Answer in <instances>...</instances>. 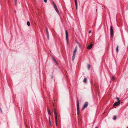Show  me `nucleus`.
Wrapping results in <instances>:
<instances>
[{"mask_svg":"<svg viewBox=\"0 0 128 128\" xmlns=\"http://www.w3.org/2000/svg\"><path fill=\"white\" fill-rule=\"evenodd\" d=\"M66 40L67 42V44H68V33L67 30H66Z\"/></svg>","mask_w":128,"mask_h":128,"instance_id":"3","label":"nucleus"},{"mask_svg":"<svg viewBox=\"0 0 128 128\" xmlns=\"http://www.w3.org/2000/svg\"><path fill=\"white\" fill-rule=\"evenodd\" d=\"M116 116H114V118H113V119L114 120H116Z\"/></svg>","mask_w":128,"mask_h":128,"instance_id":"19","label":"nucleus"},{"mask_svg":"<svg viewBox=\"0 0 128 128\" xmlns=\"http://www.w3.org/2000/svg\"><path fill=\"white\" fill-rule=\"evenodd\" d=\"M127 128H128V127Z\"/></svg>","mask_w":128,"mask_h":128,"instance_id":"36","label":"nucleus"},{"mask_svg":"<svg viewBox=\"0 0 128 128\" xmlns=\"http://www.w3.org/2000/svg\"><path fill=\"white\" fill-rule=\"evenodd\" d=\"M53 2V5H54V4H55V3H54V2Z\"/></svg>","mask_w":128,"mask_h":128,"instance_id":"30","label":"nucleus"},{"mask_svg":"<svg viewBox=\"0 0 128 128\" xmlns=\"http://www.w3.org/2000/svg\"><path fill=\"white\" fill-rule=\"evenodd\" d=\"M53 60H54V61L57 64H58V63L57 62H56V60L54 58H53Z\"/></svg>","mask_w":128,"mask_h":128,"instance_id":"21","label":"nucleus"},{"mask_svg":"<svg viewBox=\"0 0 128 128\" xmlns=\"http://www.w3.org/2000/svg\"><path fill=\"white\" fill-rule=\"evenodd\" d=\"M110 34L111 37H112L113 36V30L112 26L110 27Z\"/></svg>","mask_w":128,"mask_h":128,"instance_id":"2","label":"nucleus"},{"mask_svg":"<svg viewBox=\"0 0 128 128\" xmlns=\"http://www.w3.org/2000/svg\"><path fill=\"white\" fill-rule=\"evenodd\" d=\"M48 114L49 115H50L51 114V113H50V110L49 109H48Z\"/></svg>","mask_w":128,"mask_h":128,"instance_id":"12","label":"nucleus"},{"mask_svg":"<svg viewBox=\"0 0 128 128\" xmlns=\"http://www.w3.org/2000/svg\"><path fill=\"white\" fill-rule=\"evenodd\" d=\"M118 46H117L116 48V51L117 52H118Z\"/></svg>","mask_w":128,"mask_h":128,"instance_id":"15","label":"nucleus"},{"mask_svg":"<svg viewBox=\"0 0 128 128\" xmlns=\"http://www.w3.org/2000/svg\"><path fill=\"white\" fill-rule=\"evenodd\" d=\"M49 123H50V126H51V121L50 120V118H49Z\"/></svg>","mask_w":128,"mask_h":128,"instance_id":"17","label":"nucleus"},{"mask_svg":"<svg viewBox=\"0 0 128 128\" xmlns=\"http://www.w3.org/2000/svg\"><path fill=\"white\" fill-rule=\"evenodd\" d=\"M27 24L28 26H30V23L29 22H27Z\"/></svg>","mask_w":128,"mask_h":128,"instance_id":"16","label":"nucleus"},{"mask_svg":"<svg viewBox=\"0 0 128 128\" xmlns=\"http://www.w3.org/2000/svg\"><path fill=\"white\" fill-rule=\"evenodd\" d=\"M47 37L48 39H49V34H47Z\"/></svg>","mask_w":128,"mask_h":128,"instance_id":"18","label":"nucleus"},{"mask_svg":"<svg viewBox=\"0 0 128 128\" xmlns=\"http://www.w3.org/2000/svg\"><path fill=\"white\" fill-rule=\"evenodd\" d=\"M112 80H114V76H113L112 77Z\"/></svg>","mask_w":128,"mask_h":128,"instance_id":"23","label":"nucleus"},{"mask_svg":"<svg viewBox=\"0 0 128 128\" xmlns=\"http://www.w3.org/2000/svg\"><path fill=\"white\" fill-rule=\"evenodd\" d=\"M83 82H84V83H86V78H85L84 80H83Z\"/></svg>","mask_w":128,"mask_h":128,"instance_id":"11","label":"nucleus"},{"mask_svg":"<svg viewBox=\"0 0 128 128\" xmlns=\"http://www.w3.org/2000/svg\"><path fill=\"white\" fill-rule=\"evenodd\" d=\"M120 103V101H118L117 102H115L113 104V106H118Z\"/></svg>","mask_w":128,"mask_h":128,"instance_id":"5","label":"nucleus"},{"mask_svg":"<svg viewBox=\"0 0 128 128\" xmlns=\"http://www.w3.org/2000/svg\"><path fill=\"white\" fill-rule=\"evenodd\" d=\"M56 10V12H57L58 13V14H60V13H59V12L58 10V9H57V10Z\"/></svg>","mask_w":128,"mask_h":128,"instance_id":"14","label":"nucleus"},{"mask_svg":"<svg viewBox=\"0 0 128 128\" xmlns=\"http://www.w3.org/2000/svg\"><path fill=\"white\" fill-rule=\"evenodd\" d=\"M54 114L55 116V122L57 121V115L56 113V110L55 109L54 110Z\"/></svg>","mask_w":128,"mask_h":128,"instance_id":"6","label":"nucleus"},{"mask_svg":"<svg viewBox=\"0 0 128 128\" xmlns=\"http://www.w3.org/2000/svg\"><path fill=\"white\" fill-rule=\"evenodd\" d=\"M92 44H91L88 46L87 47V49L88 50L92 48Z\"/></svg>","mask_w":128,"mask_h":128,"instance_id":"8","label":"nucleus"},{"mask_svg":"<svg viewBox=\"0 0 128 128\" xmlns=\"http://www.w3.org/2000/svg\"><path fill=\"white\" fill-rule=\"evenodd\" d=\"M78 45L80 47V44H78Z\"/></svg>","mask_w":128,"mask_h":128,"instance_id":"34","label":"nucleus"},{"mask_svg":"<svg viewBox=\"0 0 128 128\" xmlns=\"http://www.w3.org/2000/svg\"><path fill=\"white\" fill-rule=\"evenodd\" d=\"M54 7H56V4L54 5Z\"/></svg>","mask_w":128,"mask_h":128,"instance_id":"27","label":"nucleus"},{"mask_svg":"<svg viewBox=\"0 0 128 128\" xmlns=\"http://www.w3.org/2000/svg\"><path fill=\"white\" fill-rule=\"evenodd\" d=\"M76 43L78 44H79V43L78 42H76Z\"/></svg>","mask_w":128,"mask_h":128,"instance_id":"33","label":"nucleus"},{"mask_svg":"<svg viewBox=\"0 0 128 128\" xmlns=\"http://www.w3.org/2000/svg\"><path fill=\"white\" fill-rule=\"evenodd\" d=\"M0 110L1 112H2V110L1 108H0Z\"/></svg>","mask_w":128,"mask_h":128,"instance_id":"32","label":"nucleus"},{"mask_svg":"<svg viewBox=\"0 0 128 128\" xmlns=\"http://www.w3.org/2000/svg\"><path fill=\"white\" fill-rule=\"evenodd\" d=\"M77 110L78 112V114H79L80 113V108H79V102L78 100L77 101Z\"/></svg>","mask_w":128,"mask_h":128,"instance_id":"1","label":"nucleus"},{"mask_svg":"<svg viewBox=\"0 0 128 128\" xmlns=\"http://www.w3.org/2000/svg\"><path fill=\"white\" fill-rule=\"evenodd\" d=\"M17 1V0H15V5L16 4V3Z\"/></svg>","mask_w":128,"mask_h":128,"instance_id":"25","label":"nucleus"},{"mask_svg":"<svg viewBox=\"0 0 128 128\" xmlns=\"http://www.w3.org/2000/svg\"><path fill=\"white\" fill-rule=\"evenodd\" d=\"M77 46H76L75 48V49L73 52V54H76V53L77 52Z\"/></svg>","mask_w":128,"mask_h":128,"instance_id":"7","label":"nucleus"},{"mask_svg":"<svg viewBox=\"0 0 128 128\" xmlns=\"http://www.w3.org/2000/svg\"><path fill=\"white\" fill-rule=\"evenodd\" d=\"M46 34H48L49 33H48V30L47 29V28L46 29Z\"/></svg>","mask_w":128,"mask_h":128,"instance_id":"20","label":"nucleus"},{"mask_svg":"<svg viewBox=\"0 0 128 128\" xmlns=\"http://www.w3.org/2000/svg\"><path fill=\"white\" fill-rule=\"evenodd\" d=\"M44 2L45 3H46L47 2V0H44Z\"/></svg>","mask_w":128,"mask_h":128,"instance_id":"26","label":"nucleus"},{"mask_svg":"<svg viewBox=\"0 0 128 128\" xmlns=\"http://www.w3.org/2000/svg\"><path fill=\"white\" fill-rule=\"evenodd\" d=\"M54 8H55V10H57V9H58L57 7V6L56 7H56H54Z\"/></svg>","mask_w":128,"mask_h":128,"instance_id":"28","label":"nucleus"},{"mask_svg":"<svg viewBox=\"0 0 128 128\" xmlns=\"http://www.w3.org/2000/svg\"><path fill=\"white\" fill-rule=\"evenodd\" d=\"M88 68V69L89 70L90 69V65L89 64H88L87 65Z\"/></svg>","mask_w":128,"mask_h":128,"instance_id":"13","label":"nucleus"},{"mask_svg":"<svg viewBox=\"0 0 128 128\" xmlns=\"http://www.w3.org/2000/svg\"><path fill=\"white\" fill-rule=\"evenodd\" d=\"M53 60H54V61L57 64H58V63L57 62H56V60L54 58H53Z\"/></svg>","mask_w":128,"mask_h":128,"instance_id":"22","label":"nucleus"},{"mask_svg":"<svg viewBox=\"0 0 128 128\" xmlns=\"http://www.w3.org/2000/svg\"><path fill=\"white\" fill-rule=\"evenodd\" d=\"M95 128H98L96 127Z\"/></svg>","mask_w":128,"mask_h":128,"instance_id":"35","label":"nucleus"},{"mask_svg":"<svg viewBox=\"0 0 128 128\" xmlns=\"http://www.w3.org/2000/svg\"><path fill=\"white\" fill-rule=\"evenodd\" d=\"M55 122H56V126H57V121H56Z\"/></svg>","mask_w":128,"mask_h":128,"instance_id":"29","label":"nucleus"},{"mask_svg":"<svg viewBox=\"0 0 128 128\" xmlns=\"http://www.w3.org/2000/svg\"><path fill=\"white\" fill-rule=\"evenodd\" d=\"M91 30H90V31H89V32H88V33H91Z\"/></svg>","mask_w":128,"mask_h":128,"instance_id":"31","label":"nucleus"},{"mask_svg":"<svg viewBox=\"0 0 128 128\" xmlns=\"http://www.w3.org/2000/svg\"><path fill=\"white\" fill-rule=\"evenodd\" d=\"M88 106V102H86L83 105V108L81 110H82L84 109L85 108H86Z\"/></svg>","mask_w":128,"mask_h":128,"instance_id":"4","label":"nucleus"},{"mask_svg":"<svg viewBox=\"0 0 128 128\" xmlns=\"http://www.w3.org/2000/svg\"><path fill=\"white\" fill-rule=\"evenodd\" d=\"M117 100H118V101H120V100H119V98H118L117 97Z\"/></svg>","mask_w":128,"mask_h":128,"instance_id":"24","label":"nucleus"},{"mask_svg":"<svg viewBox=\"0 0 128 128\" xmlns=\"http://www.w3.org/2000/svg\"><path fill=\"white\" fill-rule=\"evenodd\" d=\"M75 0V6L76 7V9L77 10V3L76 1V0Z\"/></svg>","mask_w":128,"mask_h":128,"instance_id":"9","label":"nucleus"},{"mask_svg":"<svg viewBox=\"0 0 128 128\" xmlns=\"http://www.w3.org/2000/svg\"><path fill=\"white\" fill-rule=\"evenodd\" d=\"M76 54H73V56L72 58V61H73L74 59L75 56H76Z\"/></svg>","mask_w":128,"mask_h":128,"instance_id":"10","label":"nucleus"}]
</instances>
